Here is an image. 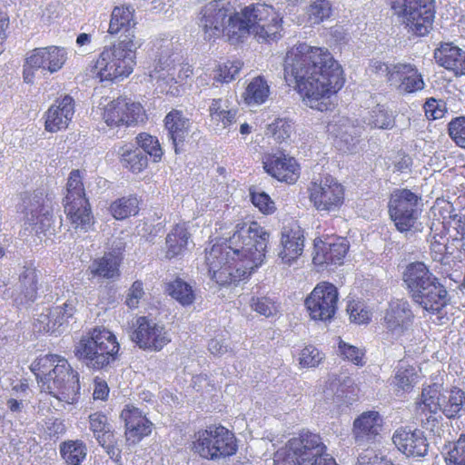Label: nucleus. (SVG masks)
I'll return each instance as SVG.
<instances>
[{
  "mask_svg": "<svg viewBox=\"0 0 465 465\" xmlns=\"http://www.w3.org/2000/svg\"><path fill=\"white\" fill-rule=\"evenodd\" d=\"M284 78L312 109L328 111L344 84L343 69L327 48L306 43L291 48L284 61Z\"/></svg>",
  "mask_w": 465,
  "mask_h": 465,
  "instance_id": "nucleus-1",
  "label": "nucleus"
},
{
  "mask_svg": "<svg viewBox=\"0 0 465 465\" xmlns=\"http://www.w3.org/2000/svg\"><path fill=\"white\" fill-rule=\"evenodd\" d=\"M268 242V232L257 222L237 224L227 242L206 252L211 278L220 285L246 279L263 262Z\"/></svg>",
  "mask_w": 465,
  "mask_h": 465,
  "instance_id": "nucleus-2",
  "label": "nucleus"
},
{
  "mask_svg": "<svg viewBox=\"0 0 465 465\" xmlns=\"http://www.w3.org/2000/svg\"><path fill=\"white\" fill-rule=\"evenodd\" d=\"M227 5L223 0H213L202 8L199 25L206 39L225 35L236 43L251 34L266 41L278 38L282 18L272 5L252 4L236 13Z\"/></svg>",
  "mask_w": 465,
  "mask_h": 465,
  "instance_id": "nucleus-3",
  "label": "nucleus"
},
{
  "mask_svg": "<svg viewBox=\"0 0 465 465\" xmlns=\"http://www.w3.org/2000/svg\"><path fill=\"white\" fill-rule=\"evenodd\" d=\"M31 370L42 391L66 404L77 402L79 375L66 359L56 354L40 356L31 364Z\"/></svg>",
  "mask_w": 465,
  "mask_h": 465,
  "instance_id": "nucleus-4",
  "label": "nucleus"
},
{
  "mask_svg": "<svg viewBox=\"0 0 465 465\" xmlns=\"http://www.w3.org/2000/svg\"><path fill=\"white\" fill-rule=\"evenodd\" d=\"M319 434L302 431L274 455V465H338Z\"/></svg>",
  "mask_w": 465,
  "mask_h": 465,
  "instance_id": "nucleus-5",
  "label": "nucleus"
},
{
  "mask_svg": "<svg viewBox=\"0 0 465 465\" xmlns=\"http://www.w3.org/2000/svg\"><path fill=\"white\" fill-rule=\"evenodd\" d=\"M119 348L113 332L104 327H95L82 336L74 352L87 368L100 371L116 361Z\"/></svg>",
  "mask_w": 465,
  "mask_h": 465,
  "instance_id": "nucleus-6",
  "label": "nucleus"
},
{
  "mask_svg": "<svg viewBox=\"0 0 465 465\" xmlns=\"http://www.w3.org/2000/svg\"><path fill=\"white\" fill-rule=\"evenodd\" d=\"M139 46L135 40L120 39L118 44L104 47L94 64V74L101 81L127 77L134 70L135 51Z\"/></svg>",
  "mask_w": 465,
  "mask_h": 465,
  "instance_id": "nucleus-7",
  "label": "nucleus"
},
{
  "mask_svg": "<svg viewBox=\"0 0 465 465\" xmlns=\"http://www.w3.org/2000/svg\"><path fill=\"white\" fill-rule=\"evenodd\" d=\"M414 313L407 300L396 299L389 302L384 311L381 324L384 334L391 341H397L404 349L411 351L414 337Z\"/></svg>",
  "mask_w": 465,
  "mask_h": 465,
  "instance_id": "nucleus-8",
  "label": "nucleus"
},
{
  "mask_svg": "<svg viewBox=\"0 0 465 465\" xmlns=\"http://www.w3.org/2000/svg\"><path fill=\"white\" fill-rule=\"evenodd\" d=\"M64 206V213L74 229L87 232L91 228L92 212L85 197L83 175L79 170H73L69 174Z\"/></svg>",
  "mask_w": 465,
  "mask_h": 465,
  "instance_id": "nucleus-9",
  "label": "nucleus"
},
{
  "mask_svg": "<svg viewBox=\"0 0 465 465\" xmlns=\"http://www.w3.org/2000/svg\"><path fill=\"white\" fill-rule=\"evenodd\" d=\"M389 5L414 35L423 36L431 29L435 16L434 0H389Z\"/></svg>",
  "mask_w": 465,
  "mask_h": 465,
  "instance_id": "nucleus-10",
  "label": "nucleus"
},
{
  "mask_svg": "<svg viewBox=\"0 0 465 465\" xmlns=\"http://www.w3.org/2000/svg\"><path fill=\"white\" fill-rule=\"evenodd\" d=\"M422 197L410 189H397L389 202V213L396 228L401 232H410L417 229V221L422 211Z\"/></svg>",
  "mask_w": 465,
  "mask_h": 465,
  "instance_id": "nucleus-11",
  "label": "nucleus"
},
{
  "mask_svg": "<svg viewBox=\"0 0 465 465\" xmlns=\"http://www.w3.org/2000/svg\"><path fill=\"white\" fill-rule=\"evenodd\" d=\"M193 449L202 458L215 460L236 453V439L225 427L213 425L195 435Z\"/></svg>",
  "mask_w": 465,
  "mask_h": 465,
  "instance_id": "nucleus-12",
  "label": "nucleus"
},
{
  "mask_svg": "<svg viewBox=\"0 0 465 465\" xmlns=\"http://www.w3.org/2000/svg\"><path fill=\"white\" fill-rule=\"evenodd\" d=\"M158 53V63L154 71L150 74L152 79L157 81L163 80L167 84L175 83L183 84L188 77L193 74V68L188 64H179L178 73L176 74V65L174 62L179 60V54L172 53L173 43L171 39H163L155 44Z\"/></svg>",
  "mask_w": 465,
  "mask_h": 465,
  "instance_id": "nucleus-13",
  "label": "nucleus"
},
{
  "mask_svg": "<svg viewBox=\"0 0 465 465\" xmlns=\"http://www.w3.org/2000/svg\"><path fill=\"white\" fill-rule=\"evenodd\" d=\"M25 224L40 235L54 234L51 201L43 193H34L24 200Z\"/></svg>",
  "mask_w": 465,
  "mask_h": 465,
  "instance_id": "nucleus-14",
  "label": "nucleus"
},
{
  "mask_svg": "<svg viewBox=\"0 0 465 465\" xmlns=\"http://www.w3.org/2000/svg\"><path fill=\"white\" fill-rule=\"evenodd\" d=\"M310 200L320 212L338 211L344 201V188L332 176L312 182L309 187Z\"/></svg>",
  "mask_w": 465,
  "mask_h": 465,
  "instance_id": "nucleus-15",
  "label": "nucleus"
},
{
  "mask_svg": "<svg viewBox=\"0 0 465 465\" xmlns=\"http://www.w3.org/2000/svg\"><path fill=\"white\" fill-rule=\"evenodd\" d=\"M133 328L131 339L141 349L160 351L171 342V335L165 326L146 316L138 317Z\"/></svg>",
  "mask_w": 465,
  "mask_h": 465,
  "instance_id": "nucleus-16",
  "label": "nucleus"
},
{
  "mask_svg": "<svg viewBox=\"0 0 465 465\" xmlns=\"http://www.w3.org/2000/svg\"><path fill=\"white\" fill-rule=\"evenodd\" d=\"M338 299V290L333 284L318 283L305 300L310 317L314 321L331 320L336 312Z\"/></svg>",
  "mask_w": 465,
  "mask_h": 465,
  "instance_id": "nucleus-17",
  "label": "nucleus"
},
{
  "mask_svg": "<svg viewBox=\"0 0 465 465\" xmlns=\"http://www.w3.org/2000/svg\"><path fill=\"white\" fill-rule=\"evenodd\" d=\"M103 119L110 127L128 126L143 120V109L139 103L119 97L105 105Z\"/></svg>",
  "mask_w": 465,
  "mask_h": 465,
  "instance_id": "nucleus-18",
  "label": "nucleus"
},
{
  "mask_svg": "<svg viewBox=\"0 0 465 465\" xmlns=\"http://www.w3.org/2000/svg\"><path fill=\"white\" fill-rule=\"evenodd\" d=\"M7 412L17 420L21 424L33 422L41 408L31 401V391L25 382H20L12 388L9 397L5 401Z\"/></svg>",
  "mask_w": 465,
  "mask_h": 465,
  "instance_id": "nucleus-19",
  "label": "nucleus"
},
{
  "mask_svg": "<svg viewBox=\"0 0 465 465\" xmlns=\"http://www.w3.org/2000/svg\"><path fill=\"white\" fill-rule=\"evenodd\" d=\"M38 274L33 264L25 265L17 281L4 292L16 305H25L35 302L37 296Z\"/></svg>",
  "mask_w": 465,
  "mask_h": 465,
  "instance_id": "nucleus-20",
  "label": "nucleus"
},
{
  "mask_svg": "<svg viewBox=\"0 0 465 465\" xmlns=\"http://www.w3.org/2000/svg\"><path fill=\"white\" fill-rule=\"evenodd\" d=\"M389 84L400 94H411L425 87L422 74L414 64L398 63L390 74Z\"/></svg>",
  "mask_w": 465,
  "mask_h": 465,
  "instance_id": "nucleus-21",
  "label": "nucleus"
},
{
  "mask_svg": "<svg viewBox=\"0 0 465 465\" xmlns=\"http://www.w3.org/2000/svg\"><path fill=\"white\" fill-rule=\"evenodd\" d=\"M391 440L396 448L407 457L421 458L428 453L429 444L420 430L399 428Z\"/></svg>",
  "mask_w": 465,
  "mask_h": 465,
  "instance_id": "nucleus-22",
  "label": "nucleus"
},
{
  "mask_svg": "<svg viewBox=\"0 0 465 465\" xmlns=\"http://www.w3.org/2000/svg\"><path fill=\"white\" fill-rule=\"evenodd\" d=\"M120 418L125 424L126 440L132 444L138 443L152 432L153 423L146 418L143 411L132 404L124 406Z\"/></svg>",
  "mask_w": 465,
  "mask_h": 465,
  "instance_id": "nucleus-23",
  "label": "nucleus"
},
{
  "mask_svg": "<svg viewBox=\"0 0 465 465\" xmlns=\"http://www.w3.org/2000/svg\"><path fill=\"white\" fill-rule=\"evenodd\" d=\"M411 299L430 314L440 313L450 303L448 291L439 278Z\"/></svg>",
  "mask_w": 465,
  "mask_h": 465,
  "instance_id": "nucleus-24",
  "label": "nucleus"
},
{
  "mask_svg": "<svg viewBox=\"0 0 465 465\" xmlns=\"http://www.w3.org/2000/svg\"><path fill=\"white\" fill-rule=\"evenodd\" d=\"M383 420L378 411L361 413L353 421L352 434L358 445L374 442L382 429Z\"/></svg>",
  "mask_w": 465,
  "mask_h": 465,
  "instance_id": "nucleus-25",
  "label": "nucleus"
},
{
  "mask_svg": "<svg viewBox=\"0 0 465 465\" xmlns=\"http://www.w3.org/2000/svg\"><path fill=\"white\" fill-rule=\"evenodd\" d=\"M362 127L355 125L345 116L334 117L327 125L328 134L337 140L341 150L351 151L361 134Z\"/></svg>",
  "mask_w": 465,
  "mask_h": 465,
  "instance_id": "nucleus-26",
  "label": "nucleus"
},
{
  "mask_svg": "<svg viewBox=\"0 0 465 465\" xmlns=\"http://www.w3.org/2000/svg\"><path fill=\"white\" fill-rule=\"evenodd\" d=\"M262 163L266 173L279 181L294 183L299 177L295 159L282 153L266 155Z\"/></svg>",
  "mask_w": 465,
  "mask_h": 465,
  "instance_id": "nucleus-27",
  "label": "nucleus"
},
{
  "mask_svg": "<svg viewBox=\"0 0 465 465\" xmlns=\"http://www.w3.org/2000/svg\"><path fill=\"white\" fill-rule=\"evenodd\" d=\"M74 114V101L69 95L57 99L45 113V130L55 133L66 129Z\"/></svg>",
  "mask_w": 465,
  "mask_h": 465,
  "instance_id": "nucleus-28",
  "label": "nucleus"
},
{
  "mask_svg": "<svg viewBox=\"0 0 465 465\" xmlns=\"http://www.w3.org/2000/svg\"><path fill=\"white\" fill-rule=\"evenodd\" d=\"M237 112L227 98L213 99L209 105L210 126L216 134L230 131L236 123Z\"/></svg>",
  "mask_w": 465,
  "mask_h": 465,
  "instance_id": "nucleus-29",
  "label": "nucleus"
},
{
  "mask_svg": "<svg viewBox=\"0 0 465 465\" xmlns=\"http://www.w3.org/2000/svg\"><path fill=\"white\" fill-rule=\"evenodd\" d=\"M438 279L422 262L409 263L402 274L410 296L412 298Z\"/></svg>",
  "mask_w": 465,
  "mask_h": 465,
  "instance_id": "nucleus-30",
  "label": "nucleus"
},
{
  "mask_svg": "<svg viewBox=\"0 0 465 465\" xmlns=\"http://www.w3.org/2000/svg\"><path fill=\"white\" fill-rule=\"evenodd\" d=\"M304 247V237L299 226L284 228L282 232L281 250L278 257L282 263L291 265L302 255Z\"/></svg>",
  "mask_w": 465,
  "mask_h": 465,
  "instance_id": "nucleus-31",
  "label": "nucleus"
},
{
  "mask_svg": "<svg viewBox=\"0 0 465 465\" xmlns=\"http://www.w3.org/2000/svg\"><path fill=\"white\" fill-rule=\"evenodd\" d=\"M436 62L455 75L465 74V50L453 43H442L434 51Z\"/></svg>",
  "mask_w": 465,
  "mask_h": 465,
  "instance_id": "nucleus-32",
  "label": "nucleus"
},
{
  "mask_svg": "<svg viewBox=\"0 0 465 465\" xmlns=\"http://www.w3.org/2000/svg\"><path fill=\"white\" fill-rule=\"evenodd\" d=\"M134 9L131 5H122L114 8L109 24L108 33L117 35L123 32L120 38L134 40V27L136 22L134 19Z\"/></svg>",
  "mask_w": 465,
  "mask_h": 465,
  "instance_id": "nucleus-33",
  "label": "nucleus"
},
{
  "mask_svg": "<svg viewBox=\"0 0 465 465\" xmlns=\"http://www.w3.org/2000/svg\"><path fill=\"white\" fill-rule=\"evenodd\" d=\"M191 124L190 119L180 110L173 109L166 114L164 127L176 153H179V145L183 143L189 134Z\"/></svg>",
  "mask_w": 465,
  "mask_h": 465,
  "instance_id": "nucleus-34",
  "label": "nucleus"
},
{
  "mask_svg": "<svg viewBox=\"0 0 465 465\" xmlns=\"http://www.w3.org/2000/svg\"><path fill=\"white\" fill-rule=\"evenodd\" d=\"M120 263L121 259L118 255L108 252L94 260L88 270L94 278L115 281L120 276Z\"/></svg>",
  "mask_w": 465,
  "mask_h": 465,
  "instance_id": "nucleus-35",
  "label": "nucleus"
},
{
  "mask_svg": "<svg viewBox=\"0 0 465 465\" xmlns=\"http://www.w3.org/2000/svg\"><path fill=\"white\" fill-rule=\"evenodd\" d=\"M465 405V392L459 388H452L442 393L440 411L449 419L461 415Z\"/></svg>",
  "mask_w": 465,
  "mask_h": 465,
  "instance_id": "nucleus-36",
  "label": "nucleus"
},
{
  "mask_svg": "<svg viewBox=\"0 0 465 465\" xmlns=\"http://www.w3.org/2000/svg\"><path fill=\"white\" fill-rule=\"evenodd\" d=\"M347 251L348 244L343 240L333 243H324L322 253L318 252L313 262L316 264H341Z\"/></svg>",
  "mask_w": 465,
  "mask_h": 465,
  "instance_id": "nucleus-37",
  "label": "nucleus"
},
{
  "mask_svg": "<svg viewBox=\"0 0 465 465\" xmlns=\"http://www.w3.org/2000/svg\"><path fill=\"white\" fill-rule=\"evenodd\" d=\"M190 233L184 225L177 224L166 236V257L173 258L183 254L189 244Z\"/></svg>",
  "mask_w": 465,
  "mask_h": 465,
  "instance_id": "nucleus-38",
  "label": "nucleus"
},
{
  "mask_svg": "<svg viewBox=\"0 0 465 465\" xmlns=\"http://www.w3.org/2000/svg\"><path fill=\"white\" fill-rule=\"evenodd\" d=\"M270 94V86L267 81L258 76L253 78L247 85L243 99L249 106L260 105L265 103Z\"/></svg>",
  "mask_w": 465,
  "mask_h": 465,
  "instance_id": "nucleus-39",
  "label": "nucleus"
},
{
  "mask_svg": "<svg viewBox=\"0 0 465 465\" xmlns=\"http://www.w3.org/2000/svg\"><path fill=\"white\" fill-rule=\"evenodd\" d=\"M363 122L371 128L391 129L394 125V115L384 105L377 104L363 116Z\"/></svg>",
  "mask_w": 465,
  "mask_h": 465,
  "instance_id": "nucleus-40",
  "label": "nucleus"
},
{
  "mask_svg": "<svg viewBox=\"0 0 465 465\" xmlns=\"http://www.w3.org/2000/svg\"><path fill=\"white\" fill-rule=\"evenodd\" d=\"M47 52L42 47L35 48L27 54L24 66L23 77L24 81L27 84H33L35 76V72L39 69L44 71L45 57H47Z\"/></svg>",
  "mask_w": 465,
  "mask_h": 465,
  "instance_id": "nucleus-41",
  "label": "nucleus"
},
{
  "mask_svg": "<svg viewBox=\"0 0 465 465\" xmlns=\"http://www.w3.org/2000/svg\"><path fill=\"white\" fill-rule=\"evenodd\" d=\"M118 153L123 165L133 173H140L147 166V155L139 148L132 150L124 145L120 147Z\"/></svg>",
  "mask_w": 465,
  "mask_h": 465,
  "instance_id": "nucleus-42",
  "label": "nucleus"
},
{
  "mask_svg": "<svg viewBox=\"0 0 465 465\" xmlns=\"http://www.w3.org/2000/svg\"><path fill=\"white\" fill-rule=\"evenodd\" d=\"M89 428L99 444L109 443L114 435L107 416L100 412L89 416Z\"/></svg>",
  "mask_w": 465,
  "mask_h": 465,
  "instance_id": "nucleus-43",
  "label": "nucleus"
},
{
  "mask_svg": "<svg viewBox=\"0 0 465 465\" xmlns=\"http://www.w3.org/2000/svg\"><path fill=\"white\" fill-rule=\"evenodd\" d=\"M60 452L67 465H81L86 457V447L80 440H69L60 446Z\"/></svg>",
  "mask_w": 465,
  "mask_h": 465,
  "instance_id": "nucleus-44",
  "label": "nucleus"
},
{
  "mask_svg": "<svg viewBox=\"0 0 465 465\" xmlns=\"http://www.w3.org/2000/svg\"><path fill=\"white\" fill-rule=\"evenodd\" d=\"M110 211L116 220L134 216L139 212V201L135 196L123 197L111 204Z\"/></svg>",
  "mask_w": 465,
  "mask_h": 465,
  "instance_id": "nucleus-45",
  "label": "nucleus"
},
{
  "mask_svg": "<svg viewBox=\"0 0 465 465\" xmlns=\"http://www.w3.org/2000/svg\"><path fill=\"white\" fill-rule=\"evenodd\" d=\"M442 392L437 384L424 388L421 393L420 409L422 411H428L430 414L440 411Z\"/></svg>",
  "mask_w": 465,
  "mask_h": 465,
  "instance_id": "nucleus-46",
  "label": "nucleus"
},
{
  "mask_svg": "<svg viewBox=\"0 0 465 465\" xmlns=\"http://www.w3.org/2000/svg\"><path fill=\"white\" fill-rule=\"evenodd\" d=\"M167 291L173 299L183 306L191 305L195 300L192 286L181 279L170 282Z\"/></svg>",
  "mask_w": 465,
  "mask_h": 465,
  "instance_id": "nucleus-47",
  "label": "nucleus"
},
{
  "mask_svg": "<svg viewBox=\"0 0 465 465\" xmlns=\"http://www.w3.org/2000/svg\"><path fill=\"white\" fill-rule=\"evenodd\" d=\"M306 14L311 24L319 25L331 16V4L329 0H310Z\"/></svg>",
  "mask_w": 465,
  "mask_h": 465,
  "instance_id": "nucleus-48",
  "label": "nucleus"
},
{
  "mask_svg": "<svg viewBox=\"0 0 465 465\" xmlns=\"http://www.w3.org/2000/svg\"><path fill=\"white\" fill-rule=\"evenodd\" d=\"M47 52V57H45L44 71H47L54 74L59 71L64 64L67 59V52L64 47L51 45L47 47H42Z\"/></svg>",
  "mask_w": 465,
  "mask_h": 465,
  "instance_id": "nucleus-49",
  "label": "nucleus"
},
{
  "mask_svg": "<svg viewBox=\"0 0 465 465\" xmlns=\"http://www.w3.org/2000/svg\"><path fill=\"white\" fill-rule=\"evenodd\" d=\"M76 298H69L62 305L51 308L53 320L55 325L56 331H59V328L64 326L69 318H72L76 312Z\"/></svg>",
  "mask_w": 465,
  "mask_h": 465,
  "instance_id": "nucleus-50",
  "label": "nucleus"
},
{
  "mask_svg": "<svg viewBox=\"0 0 465 465\" xmlns=\"http://www.w3.org/2000/svg\"><path fill=\"white\" fill-rule=\"evenodd\" d=\"M416 378L415 368L401 361L397 368L393 382L398 388L407 391L412 387Z\"/></svg>",
  "mask_w": 465,
  "mask_h": 465,
  "instance_id": "nucleus-51",
  "label": "nucleus"
},
{
  "mask_svg": "<svg viewBox=\"0 0 465 465\" xmlns=\"http://www.w3.org/2000/svg\"><path fill=\"white\" fill-rule=\"evenodd\" d=\"M136 139L137 143L141 147L140 149L143 152L144 154H149L153 158L154 162L161 160L163 151L156 137L143 133L140 134Z\"/></svg>",
  "mask_w": 465,
  "mask_h": 465,
  "instance_id": "nucleus-52",
  "label": "nucleus"
},
{
  "mask_svg": "<svg viewBox=\"0 0 465 465\" xmlns=\"http://www.w3.org/2000/svg\"><path fill=\"white\" fill-rule=\"evenodd\" d=\"M242 63L238 60L227 61L218 66L214 75V80L221 83H229L235 79L236 75L242 69Z\"/></svg>",
  "mask_w": 465,
  "mask_h": 465,
  "instance_id": "nucleus-53",
  "label": "nucleus"
},
{
  "mask_svg": "<svg viewBox=\"0 0 465 465\" xmlns=\"http://www.w3.org/2000/svg\"><path fill=\"white\" fill-rule=\"evenodd\" d=\"M250 197L252 204L264 214H272L275 212V203L264 192L250 189Z\"/></svg>",
  "mask_w": 465,
  "mask_h": 465,
  "instance_id": "nucleus-54",
  "label": "nucleus"
},
{
  "mask_svg": "<svg viewBox=\"0 0 465 465\" xmlns=\"http://www.w3.org/2000/svg\"><path fill=\"white\" fill-rule=\"evenodd\" d=\"M339 351L341 355L357 366H362L364 351L356 346L351 345L341 340L339 341Z\"/></svg>",
  "mask_w": 465,
  "mask_h": 465,
  "instance_id": "nucleus-55",
  "label": "nucleus"
},
{
  "mask_svg": "<svg viewBox=\"0 0 465 465\" xmlns=\"http://www.w3.org/2000/svg\"><path fill=\"white\" fill-rule=\"evenodd\" d=\"M322 359V353L317 348L309 345L302 350L299 361L303 368H314L320 364Z\"/></svg>",
  "mask_w": 465,
  "mask_h": 465,
  "instance_id": "nucleus-56",
  "label": "nucleus"
},
{
  "mask_svg": "<svg viewBox=\"0 0 465 465\" xmlns=\"http://www.w3.org/2000/svg\"><path fill=\"white\" fill-rule=\"evenodd\" d=\"M445 460L448 465H465V435H461L448 451Z\"/></svg>",
  "mask_w": 465,
  "mask_h": 465,
  "instance_id": "nucleus-57",
  "label": "nucleus"
},
{
  "mask_svg": "<svg viewBox=\"0 0 465 465\" xmlns=\"http://www.w3.org/2000/svg\"><path fill=\"white\" fill-rule=\"evenodd\" d=\"M449 134L458 146L465 149V116H460L450 121Z\"/></svg>",
  "mask_w": 465,
  "mask_h": 465,
  "instance_id": "nucleus-58",
  "label": "nucleus"
},
{
  "mask_svg": "<svg viewBox=\"0 0 465 465\" xmlns=\"http://www.w3.org/2000/svg\"><path fill=\"white\" fill-rule=\"evenodd\" d=\"M272 136L279 142H284L291 137L294 131L293 124L285 119H278L272 125Z\"/></svg>",
  "mask_w": 465,
  "mask_h": 465,
  "instance_id": "nucleus-59",
  "label": "nucleus"
},
{
  "mask_svg": "<svg viewBox=\"0 0 465 465\" xmlns=\"http://www.w3.org/2000/svg\"><path fill=\"white\" fill-rule=\"evenodd\" d=\"M250 305L253 311L265 317H270L276 312L274 302L267 297H252Z\"/></svg>",
  "mask_w": 465,
  "mask_h": 465,
  "instance_id": "nucleus-60",
  "label": "nucleus"
},
{
  "mask_svg": "<svg viewBox=\"0 0 465 465\" xmlns=\"http://www.w3.org/2000/svg\"><path fill=\"white\" fill-rule=\"evenodd\" d=\"M34 325L37 331L56 332L51 308L45 309L38 314L37 318L35 320Z\"/></svg>",
  "mask_w": 465,
  "mask_h": 465,
  "instance_id": "nucleus-61",
  "label": "nucleus"
},
{
  "mask_svg": "<svg viewBox=\"0 0 465 465\" xmlns=\"http://www.w3.org/2000/svg\"><path fill=\"white\" fill-rule=\"evenodd\" d=\"M144 295L143 282L135 281L128 290L125 303L130 309L138 307L141 299Z\"/></svg>",
  "mask_w": 465,
  "mask_h": 465,
  "instance_id": "nucleus-62",
  "label": "nucleus"
},
{
  "mask_svg": "<svg viewBox=\"0 0 465 465\" xmlns=\"http://www.w3.org/2000/svg\"><path fill=\"white\" fill-rule=\"evenodd\" d=\"M394 64H388L381 60L373 59L370 62L368 70L371 74L385 76L389 83L390 74L394 68Z\"/></svg>",
  "mask_w": 465,
  "mask_h": 465,
  "instance_id": "nucleus-63",
  "label": "nucleus"
},
{
  "mask_svg": "<svg viewBox=\"0 0 465 465\" xmlns=\"http://www.w3.org/2000/svg\"><path fill=\"white\" fill-rule=\"evenodd\" d=\"M382 458L373 449H366L359 454L356 465H378Z\"/></svg>",
  "mask_w": 465,
  "mask_h": 465,
  "instance_id": "nucleus-64",
  "label": "nucleus"
}]
</instances>
